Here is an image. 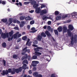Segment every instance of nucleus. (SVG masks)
Masks as SVG:
<instances>
[{"instance_id":"f257e3e1","label":"nucleus","mask_w":77,"mask_h":77,"mask_svg":"<svg viewBox=\"0 0 77 77\" xmlns=\"http://www.w3.org/2000/svg\"><path fill=\"white\" fill-rule=\"evenodd\" d=\"M60 15L62 16L61 18L62 19H65L66 18H67L69 17L71 19L73 18H77V12L74 11L69 14H60Z\"/></svg>"},{"instance_id":"f03ea898","label":"nucleus","mask_w":77,"mask_h":77,"mask_svg":"<svg viewBox=\"0 0 77 77\" xmlns=\"http://www.w3.org/2000/svg\"><path fill=\"white\" fill-rule=\"evenodd\" d=\"M67 33L68 36L70 37H72L71 38V44L72 45H74V37H73L74 35L71 32V31L69 30V29H68L67 30Z\"/></svg>"},{"instance_id":"7ed1b4c3","label":"nucleus","mask_w":77,"mask_h":77,"mask_svg":"<svg viewBox=\"0 0 77 77\" xmlns=\"http://www.w3.org/2000/svg\"><path fill=\"white\" fill-rule=\"evenodd\" d=\"M8 72H11V74H15L16 72V73H19V70L18 69L13 68L12 69H8Z\"/></svg>"},{"instance_id":"20e7f679","label":"nucleus","mask_w":77,"mask_h":77,"mask_svg":"<svg viewBox=\"0 0 77 77\" xmlns=\"http://www.w3.org/2000/svg\"><path fill=\"white\" fill-rule=\"evenodd\" d=\"M20 33V32H17L15 34H14L13 35L11 38H8V41H11V40H12L13 39V38L14 39H16L17 38V36H18V35Z\"/></svg>"},{"instance_id":"39448f33","label":"nucleus","mask_w":77,"mask_h":77,"mask_svg":"<svg viewBox=\"0 0 77 77\" xmlns=\"http://www.w3.org/2000/svg\"><path fill=\"white\" fill-rule=\"evenodd\" d=\"M48 8H46V9L42 10L40 12L41 15H43L44 14H46L47 13H48Z\"/></svg>"},{"instance_id":"423d86ee","label":"nucleus","mask_w":77,"mask_h":77,"mask_svg":"<svg viewBox=\"0 0 77 77\" xmlns=\"http://www.w3.org/2000/svg\"><path fill=\"white\" fill-rule=\"evenodd\" d=\"M52 20L53 17L52 16H50L49 17H47L46 15H44L43 17V20Z\"/></svg>"},{"instance_id":"0eeeda50","label":"nucleus","mask_w":77,"mask_h":77,"mask_svg":"<svg viewBox=\"0 0 77 77\" xmlns=\"http://www.w3.org/2000/svg\"><path fill=\"white\" fill-rule=\"evenodd\" d=\"M1 36L3 39H5L6 38H8L9 37V34L8 33L6 34L4 33V34L2 33L1 34Z\"/></svg>"},{"instance_id":"6e6552de","label":"nucleus","mask_w":77,"mask_h":77,"mask_svg":"<svg viewBox=\"0 0 77 77\" xmlns=\"http://www.w3.org/2000/svg\"><path fill=\"white\" fill-rule=\"evenodd\" d=\"M38 74V72H35L33 74V75L35 77H42V75L40 74Z\"/></svg>"},{"instance_id":"1a4fd4ad","label":"nucleus","mask_w":77,"mask_h":77,"mask_svg":"<svg viewBox=\"0 0 77 77\" xmlns=\"http://www.w3.org/2000/svg\"><path fill=\"white\" fill-rule=\"evenodd\" d=\"M41 8L40 7L37 8L35 10V12L37 14H39L41 12Z\"/></svg>"},{"instance_id":"9d476101","label":"nucleus","mask_w":77,"mask_h":77,"mask_svg":"<svg viewBox=\"0 0 77 77\" xmlns=\"http://www.w3.org/2000/svg\"><path fill=\"white\" fill-rule=\"evenodd\" d=\"M67 30V27L66 26H63V33H65L66 32Z\"/></svg>"},{"instance_id":"9b49d317","label":"nucleus","mask_w":77,"mask_h":77,"mask_svg":"<svg viewBox=\"0 0 77 77\" xmlns=\"http://www.w3.org/2000/svg\"><path fill=\"white\" fill-rule=\"evenodd\" d=\"M45 33L48 36V37H51V34L48 32V31H46L45 32Z\"/></svg>"},{"instance_id":"f8f14e48","label":"nucleus","mask_w":77,"mask_h":77,"mask_svg":"<svg viewBox=\"0 0 77 77\" xmlns=\"http://www.w3.org/2000/svg\"><path fill=\"white\" fill-rule=\"evenodd\" d=\"M42 39V36L40 35H38L37 38V40L39 41H41Z\"/></svg>"},{"instance_id":"ddd939ff","label":"nucleus","mask_w":77,"mask_h":77,"mask_svg":"<svg viewBox=\"0 0 77 77\" xmlns=\"http://www.w3.org/2000/svg\"><path fill=\"white\" fill-rule=\"evenodd\" d=\"M27 48V47H26L23 49V51H24V52H25L27 51L28 53H30V50L26 49Z\"/></svg>"},{"instance_id":"4468645a","label":"nucleus","mask_w":77,"mask_h":77,"mask_svg":"<svg viewBox=\"0 0 77 77\" xmlns=\"http://www.w3.org/2000/svg\"><path fill=\"white\" fill-rule=\"evenodd\" d=\"M2 72V75H5V74L7 75V74H8V71L7 70L6 71H5V70H3Z\"/></svg>"},{"instance_id":"2eb2a0df","label":"nucleus","mask_w":77,"mask_h":77,"mask_svg":"<svg viewBox=\"0 0 77 77\" xmlns=\"http://www.w3.org/2000/svg\"><path fill=\"white\" fill-rule=\"evenodd\" d=\"M69 28L70 30H73V29H74V27L72 25H69Z\"/></svg>"},{"instance_id":"dca6fc26","label":"nucleus","mask_w":77,"mask_h":77,"mask_svg":"<svg viewBox=\"0 0 77 77\" xmlns=\"http://www.w3.org/2000/svg\"><path fill=\"white\" fill-rule=\"evenodd\" d=\"M42 49V48L40 47H37L36 48H35L34 50L35 51H39V50H41Z\"/></svg>"},{"instance_id":"f3484780","label":"nucleus","mask_w":77,"mask_h":77,"mask_svg":"<svg viewBox=\"0 0 77 77\" xmlns=\"http://www.w3.org/2000/svg\"><path fill=\"white\" fill-rule=\"evenodd\" d=\"M31 30H32V31H33L32 32V33H35V32H36L38 30L37 29H35V28L34 27L32 28L31 29Z\"/></svg>"},{"instance_id":"a211bd4d","label":"nucleus","mask_w":77,"mask_h":77,"mask_svg":"<svg viewBox=\"0 0 77 77\" xmlns=\"http://www.w3.org/2000/svg\"><path fill=\"white\" fill-rule=\"evenodd\" d=\"M57 30L59 32H62V27L61 26L59 27L58 28Z\"/></svg>"},{"instance_id":"6ab92c4d","label":"nucleus","mask_w":77,"mask_h":77,"mask_svg":"<svg viewBox=\"0 0 77 77\" xmlns=\"http://www.w3.org/2000/svg\"><path fill=\"white\" fill-rule=\"evenodd\" d=\"M13 23H17V24H20V22L18 20H14L13 21Z\"/></svg>"},{"instance_id":"aec40b11","label":"nucleus","mask_w":77,"mask_h":77,"mask_svg":"<svg viewBox=\"0 0 77 77\" xmlns=\"http://www.w3.org/2000/svg\"><path fill=\"white\" fill-rule=\"evenodd\" d=\"M77 35H75L74 36V41L75 43H76L77 42Z\"/></svg>"},{"instance_id":"412c9836","label":"nucleus","mask_w":77,"mask_h":77,"mask_svg":"<svg viewBox=\"0 0 77 77\" xmlns=\"http://www.w3.org/2000/svg\"><path fill=\"white\" fill-rule=\"evenodd\" d=\"M27 58V54H25V56L23 57L22 58V60H24V59H26Z\"/></svg>"},{"instance_id":"4be33fe9","label":"nucleus","mask_w":77,"mask_h":77,"mask_svg":"<svg viewBox=\"0 0 77 77\" xmlns=\"http://www.w3.org/2000/svg\"><path fill=\"white\" fill-rule=\"evenodd\" d=\"M40 5H41V9H42V8H45V6H46V5H45V4H40Z\"/></svg>"},{"instance_id":"5701e85b","label":"nucleus","mask_w":77,"mask_h":77,"mask_svg":"<svg viewBox=\"0 0 77 77\" xmlns=\"http://www.w3.org/2000/svg\"><path fill=\"white\" fill-rule=\"evenodd\" d=\"M9 34L10 36H11L12 35V34H14V31H13V30L11 31L10 32H9Z\"/></svg>"},{"instance_id":"b1692460","label":"nucleus","mask_w":77,"mask_h":77,"mask_svg":"<svg viewBox=\"0 0 77 77\" xmlns=\"http://www.w3.org/2000/svg\"><path fill=\"white\" fill-rule=\"evenodd\" d=\"M22 68L24 69H27V64H25L22 66Z\"/></svg>"},{"instance_id":"393cba45","label":"nucleus","mask_w":77,"mask_h":77,"mask_svg":"<svg viewBox=\"0 0 77 77\" xmlns=\"http://www.w3.org/2000/svg\"><path fill=\"white\" fill-rule=\"evenodd\" d=\"M33 7L34 9H36V8H37L38 7V4H36L34 5L33 6Z\"/></svg>"},{"instance_id":"a878e982","label":"nucleus","mask_w":77,"mask_h":77,"mask_svg":"<svg viewBox=\"0 0 77 77\" xmlns=\"http://www.w3.org/2000/svg\"><path fill=\"white\" fill-rule=\"evenodd\" d=\"M32 63H34L35 64H38L39 63V62L38 61H33L32 62Z\"/></svg>"},{"instance_id":"bb28decb","label":"nucleus","mask_w":77,"mask_h":77,"mask_svg":"<svg viewBox=\"0 0 77 77\" xmlns=\"http://www.w3.org/2000/svg\"><path fill=\"white\" fill-rule=\"evenodd\" d=\"M35 54L36 55H37V56H39V55H41L42 54L41 53L38 52L36 51L35 52Z\"/></svg>"},{"instance_id":"cd10ccee","label":"nucleus","mask_w":77,"mask_h":77,"mask_svg":"<svg viewBox=\"0 0 77 77\" xmlns=\"http://www.w3.org/2000/svg\"><path fill=\"white\" fill-rule=\"evenodd\" d=\"M41 35L42 36H43V37H46V36H47V35H45V34L44 32L42 33Z\"/></svg>"},{"instance_id":"c85d7f7f","label":"nucleus","mask_w":77,"mask_h":77,"mask_svg":"<svg viewBox=\"0 0 77 77\" xmlns=\"http://www.w3.org/2000/svg\"><path fill=\"white\" fill-rule=\"evenodd\" d=\"M30 3L31 4H32V5H35V4H36V2L35 1H32Z\"/></svg>"},{"instance_id":"c756f323","label":"nucleus","mask_w":77,"mask_h":77,"mask_svg":"<svg viewBox=\"0 0 77 77\" xmlns=\"http://www.w3.org/2000/svg\"><path fill=\"white\" fill-rule=\"evenodd\" d=\"M62 19V17L60 16H58L56 18V20H60Z\"/></svg>"},{"instance_id":"7c9ffc66","label":"nucleus","mask_w":77,"mask_h":77,"mask_svg":"<svg viewBox=\"0 0 77 77\" xmlns=\"http://www.w3.org/2000/svg\"><path fill=\"white\" fill-rule=\"evenodd\" d=\"M28 63L29 62H28V61L27 60H25L23 62V64H24V63H26V64H28Z\"/></svg>"},{"instance_id":"2f4dec72","label":"nucleus","mask_w":77,"mask_h":77,"mask_svg":"<svg viewBox=\"0 0 77 77\" xmlns=\"http://www.w3.org/2000/svg\"><path fill=\"white\" fill-rule=\"evenodd\" d=\"M59 13H60V12H59L58 11H55L54 13L55 15H58Z\"/></svg>"},{"instance_id":"473e14b6","label":"nucleus","mask_w":77,"mask_h":77,"mask_svg":"<svg viewBox=\"0 0 77 77\" xmlns=\"http://www.w3.org/2000/svg\"><path fill=\"white\" fill-rule=\"evenodd\" d=\"M13 58H14V59H15V58H18V55L16 54H14L13 56Z\"/></svg>"},{"instance_id":"72a5a7b5","label":"nucleus","mask_w":77,"mask_h":77,"mask_svg":"<svg viewBox=\"0 0 77 77\" xmlns=\"http://www.w3.org/2000/svg\"><path fill=\"white\" fill-rule=\"evenodd\" d=\"M26 18V17L24 16H21L20 17V20H24Z\"/></svg>"},{"instance_id":"f704fd0d","label":"nucleus","mask_w":77,"mask_h":77,"mask_svg":"<svg viewBox=\"0 0 77 77\" xmlns=\"http://www.w3.org/2000/svg\"><path fill=\"white\" fill-rule=\"evenodd\" d=\"M2 46L3 47L5 48V47H6V44L5 42L3 43L2 44Z\"/></svg>"},{"instance_id":"c9c22d12","label":"nucleus","mask_w":77,"mask_h":77,"mask_svg":"<svg viewBox=\"0 0 77 77\" xmlns=\"http://www.w3.org/2000/svg\"><path fill=\"white\" fill-rule=\"evenodd\" d=\"M54 32L55 35H58V31H57V30H54Z\"/></svg>"},{"instance_id":"e433bc0d","label":"nucleus","mask_w":77,"mask_h":77,"mask_svg":"<svg viewBox=\"0 0 77 77\" xmlns=\"http://www.w3.org/2000/svg\"><path fill=\"white\" fill-rule=\"evenodd\" d=\"M32 59H37V56L36 55L33 56Z\"/></svg>"},{"instance_id":"4c0bfd02","label":"nucleus","mask_w":77,"mask_h":77,"mask_svg":"<svg viewBox=\"0 0 77 77\" xmlns=\"http://www.w3.org/2000/svg\"><path fill=\"white\" fill-rule=\"evenodd\" d=\"M35 23V21L34 20H32L30 21V24L32 25L33 24Z\"/></svg>"},{"instance_id":"58836bf2","label":"nucleus","mask_w":77,"mask_h":77,"mask_svg":"<svg viewBox=\"0 0 77 77\" xmlns=\"http://www.w3.org/2000/svg\"><path fill=\"white\" fill-rule=\"evenodd\" d=\"M51 77H56V75L55 74H52L51 75Z\"/></svg>"},{"instance_id":"ea45409f","label":"nucleus","mask_w":77,"mask_h":77,"mask_svg":"<svg viewBox=\"0 0 77 77\" xmlns=\"http://www.w3.org/2000/svg\"><path fill=\"white\" fill-rule=\"evenodd\" d=\"M26 39H27V37L26 36H24L23 37H22V39L23 40H26Z\"/></svg>"},{"instance_id":"a19ab883","label":"nucleus","mask_w":77,"mask_h":77,"mask_svg":"<svg viewBox=\"0 0 77 77\" xmlns=\"http://www.w3.org/2000/svg\"><path fill=\"white\" fill-rule=\"evenodd\" d=\"M33 44H38V41L36 40L34 41L33 42Z\"/></svg>"},{"instance_id":"79ce46f5","label":"nucleus","mask_w":77,"mask_h":77,"mask_svg":"<svg viewBox=\"0 0 77 77\" xmlns=\"http://www.w3.org/2000/svg\"><path fill=\"white\" fill-rule=\"evenodd\" d=\"M25 20H30V17L28 16L25 17Z\"/></svg>"},{"instance_id":"37998d69","label":"nucleus","mask_w":77,"mask_h":77,"mask_svg":"<svg viewBox=\"0 0 77 77\" xmlns=\"http://www.w3.org/2000/svg\"><path fill=\"white\" fill-rule=\"evenodd\" d=\"M30 3V2H24V5H28V4H29Z\"/></svg>"},{"instance_id":"c03bdc74","label":"nucleus","mask_w":77,"mask_h":77,"mask_svg":"<svg viewBox=\"0 0 77 77\" xmlns=\"http://www.w3.org/2000/svg\"><path fill=\"white\" fill-rule=\"evenodd\" d=\"M2 21L4 23H6L7 22V20H2Z\"/></svg>"},{"instance_id":"a18cd8bd","label":"nucleus","mask_w":77,"mask_h":77,"mask_svg":"<svg viewBox=\"0 0 77 77\" xmlns=\"http://www.w3.org/2000/svg\"><path fill=\"white\" fill-rule=\"evenodd\" d=\"M29 41H30V39H28L26 42V45H28V44H29Z\"/></svg>"},{"instance_id":"49530a36","label":"nucleus","mask_w":77,"mask_h":77,"mask_svg":"<svg viewBox=\"0 0 77 77\" xmlns=\"http://www.w3.org/2000/svg\"><path fill=\"white\" fill-rule=\"evenodd\" d=\"M14 29L15 30H19V29H18V27H15L14 28Z\"/></svg>"},{"instance_id":"de8ad7c7","label":"nucleus","mask_w":77,"mask_h":77,"mask_svg":"<svg viewBox=\"0 0 77 77\" xmlns=\"http://www.w3.org/2000/svg\"><path fill=\"white\" fill-rule=\"evenodd\" d=\"M19 71H20V72H21V71H22V68L19 67Z\"/></svg>"},{"instance_id":"09e8293b","label":"nucleus","mask_w":77,"mask_h":77,"mask_svg":"<svg viewBox=\"0 0 77 77\" xmlns=\"http://www.w3.org/2000/svg\"><path fill=\"white\" fill-rule=\"evenodd\" d=\"M32 66L35 67L36 66V64L33 63L32 64Z\"/></svg>"},{"instance_id":"8fccbe9b","label":"nucleus","mask_w":77,"mask_h":77,"mask_svg":"<svg viewBox=\"0 0 77 77\" xmlns=\"http://www.w3.org/2000/svg\"><path fill=\"white\" fill-rule=\"evenodd\" d=\"M51 24V21H49L48 22V25H50Z\"/></svg>"},{"instance_id":"3c124183","label":"nucleus","mask_w":77,"mask_h":77,"mask_svg":"<svg viewBox=\"0 0 77 77\" xmlns=\"http://www.w3.org/2000/svg\"><path fill=\"white\" fill-rule=\"evenodd\" d=\"M20 27L21 28L22 27H23V26H24V25L23 24H20Z\"/></svg>"},{"instance_id":"603ef678","label":"nucleus","mask_w":77,"mask_h":77,"mask_svg":"<svg viewBox=\"0 0 77 77\" xmlns=\"http://www.w3.org/2000/svg\"><path fill=\"white\" fill-rule=\"evenodd\" d=\"M1 3L2 5H5L6 4V1H2Z\"/></svg>"},{"instance_id":"864d4df0","label":"nucleus","mask_w":77,"mask_h":77,"mask_svg":"<svg viewBox=\"0 0 77 77\" xmlns=\"http://www.w3.org/2000/svg\"><path fill=\"white\" fill-rule=\"evenodd\" d=\"M47 28L48 30H50L51 29V27H50V26H48L47 27Z\"/></svg>"},{"instance_id":"5fc2aeb1","label":"nucleus","mask_w":77,"mask_h":77,"mask_svg":"<svg viewBox=\"0 0 77 77\" xmlns=\"http://www.w3.org/2000/svg\"><path fill=\"white\" fill-rule=\"evenodd\" d=\"M34 12V10H31L30 11H29V13H33V12Z\"/></svg>"},{"instance_id":"6e6d98bb","label":"nucleus","mask_w":77,"mask_h":77,"mask_svg":"<svg viewBox=\"0 0 77 77\" xmlns=\"http://www.w3.org/2000/svg\"><path fill=\"white\" fill-rule=\"evenodd\" d=\"M21 36V34H19L17 35L18 38H20V37Z\"/></svg>"},{"instance_id":"4d7b16f0","label":"nucleus","mask_w":77,"mask_h":77,"mask_svg":"<svg viewBox=\"0 0 77 77\" xmlns=\"http://www.w3.org/2000/svg\"><path fill=\"white\" fill-rule=\"evenodd\" d=\"M21 24H23V25H24V24H25V23L24 22L22 21L21 22Z\"/></svg>"},{"instance_id":"13d9d810","label":"nucleus","mask_w":77,"mask_h":77,"mask_svg":"<svg viewBox=\"0 0 77 77\" xmlns=\"http://www.w3.org/2000/svg\"><path fill=\"white\" fill-rule=\"evenodd\" d=\"M3 62H4V66H5L6 64V61H5V60H4Z\"/></svg>"},{"instance_id":"bf43d9fd","label":"nucleus","mask_w":77,"mask_h":77,"mask_svg":"<svg viewBox=\"0 0 77 77\" xmlns=\"http://www.w3.org/2000/svg\"><path fill=\"white\" fill-rule=\"evenodd\" d=\"M21 38H19L18 40L17 41L18 42H20V41H21Z\"/></svg>"},{"instance_id":"052dcab7","label":"nucleus","mask_w":77,"mask_h":77,"mask_svg":"<svg viewBox=\"0 0 77 77\" xmlns=\"http://www.w3.org/2000/svg\"><path fill=\"white\" fill-rule=\"evenodd\" d=\"M29 73L32 74V70H30L29 71Z\"/></svg>"},{"instance_id":"680f3d73","label":"nucleus","mask_w":77,"mask_h":77,"mask_svg":"<svg viewBox=\"0 0 77 77\" xmlns=\"http://www.w3.org/2000/svg\"><path fill=\"white\" fill-rule=\"evenodd\" d=\"M33 71H36V67H34L33 69Z\"/></svg>"},{"instance_id":"e2e57ef3","label":"nucleus","mask_w":77,"mask_h":77,"mask_svg":"<svg viewBox=\"0 0 77 77\" xmlns=\"http://www.w3.org/2000/svg\"><path fill=\"white\" fill-rule=\"evenodd\" d=\"M31 43H32V42H29L28 44V46H30V45H31Z\"/></svg>"},{"instance_id":"0e129e2a","label":"nucleus","mask_w":77,"mask_h":77,"mask_svg":"<svg viewBox=\"0 0 77 77\" xmlns=\"http://www.w3.org/2000/svg\"><path fill=\"white\" fill-rule=\"evenodd\" d=\"M43 2V0H38V3H39V2Z\"/></svg>"},{"instance_id":"69168bd1","label":"nucleus","mask_w":77,"mask_h":77,"mask_svg":"<svg viewBox=\"0 0 77 77\" xmlns=\"http://www.w3.org/2000/svg\"><path fill=\"white\" fill-rule=\"evenodd\" d=\"M9 21L10 24H11V23H12V20H9Z\"/></svg>"},{"instance_id":"338daca9","label":"nucleus","mask_w":77,"mask_h":77,"mask_svg":"<svg viewBox=\"0 0 77 77\" xmlns=\"http://www.w3.org/2000/svg\"><path fill=\"white\" fill-rule=\"evenodd\" d=\"M43 29H47V26H44L43 27Z\"/></svg>"},{"instance_id":"774afa93","label":"nucleus","mask_w":77,"mask_h":77,"mask_svg":"<svg viewBox=\"0 0 77 77\" xmlns=\"http://www.w3.org/2000/svg\"><path fill=\"white\" fill-rule=\"evenodd\" d=\"M32 46L33 47H38V46L35 45H33Z\"/></svg>"}]
</instances>
